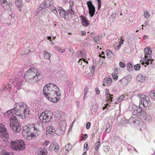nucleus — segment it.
Listing matches in <instances>:
<instances>
[{
  "label": "nucleus",
  "mask_w": 155,
  "mask_h": 155,
  "mask_svg": "<svg viewBox=\"0 0 155 155\" xmlns=\"http://www.w3.org/2000/svg\"><path fill=\"white\" fill-rule=\"evenodd\" d=\"M43 92L47 99L53 103H57L60 99V91L58 87L54 84L51 83L46 85L44 87Z\"/></svg>",
  "instance_id": "1"
},
{
  "label": "nucleus",
  "mask_w": 155,
  "mask_h": 155,
  "mask_svg": "<svg viewBox=\"0 0 155 155\" xmlns=\"http://www.w3.org/2000/svg\"><path fill=\"white\" fill-rule=\"evenodd\" d=\"M43 124L41 122L35 124L29 123L23 127L22 135L27 139L30 140L38 134V132L43 130Z\"/></svg>",
  "instance_id": "2"
},
{
  "label": "nucleus",
  "mask_w": 155,
  "mask_h": 155,
  "mask_svg": "<svg viewBox=\"0 0 155 155\" xmlns=\"http://www.w3.org/2000/svg\"><path fill=\"white\" fill-rule=\"evenodd\" d=\"M13 109L14 114L22 119L28 117L29 114V109L22 102L16 104Z\"/></svg>",
  "instance_id": "3"
},
{
  "label": "nucleus",
  "mask_w": 155,
  "mask_h": 155,
  "mask_svg": "<svg viewBox=\"0 0 155 155\" xmlns=\"http://www.w3.org/2000/svg\"><path fill=\"white\" fill-rule=\"evenodd\" d=\"M40 75L41 74L38 70L32 68L25 72V77L29 83L33 84L38 81Z\"/></svg>",
  "instance_id": "4"
},
{
  "label": "nucleus",
  "mask_w": 155,
  "mask_h": 155,
  "mask_svg": "<svg viewBox=\"0 0 155 155\" xmlns=\"http://www.w3.org/2000/svg\"><path fill=\"white\" fill-rule=\"evenodd\" d=\"M10 148L13 150L22 151L25 149V143L24 141L22 140L11 141L10 143Z\"/></svg>",
  "instance_id": "5"
},
{
  "label": "nucleus",
  "mask_w": 155,
  "mask_h": 155,
  "mask_svg": "<svg viewBox=\"0 0 155 155\" xmlns=\"http://www.w3.org/2000/svg\"><path fill=\"white\" fill-rule=\"evenodd\" d=\"M10 126L11 129L15 132L18 133L21 130V127L19 121L15 116H12L9 118Z\"/></svg>",
  "instance_id": "6"
},
{
  "label": "nucleus",
  "mask_w": 155,
  "mask_h": 155,
  "mask_svg": "<svg viewBox=\"0 0 155 155\" xmlns=\"http://www.w3.org/2000/svg\"><path fill=\"white\" fill-rule=\"evenodd\" d=\"M10 126L11 129L15 132L18 133L21 130V127L19 121L15 116H12L9 118Z\"/></svg>",
  "instance_id": "7"
},
{
  "label": "nucleus",
  "mask_w": 155,
  "mask_h": 155,
  "mask_svg": "<svg viewBox=\"0 0 155 155\" xmlns=\"http://www.w3.org/2000/svg\"><path fill=\"white\" fill-rule=\"evenodd\" d=\"M144 61H140V62L141 64L143 65L145 64L147 65L149 64V61H153V59H152L151 54H152V51L151 48L150 47H148L147 48L144 49Z\"/></svg>",
  "instance_id": "8"
},
{
  "label": "nucleus",
  "mask_w": 155,
  "mask_h": 155,
  "mask_svg": "<svg viewBox=\"0 0 155 155\" xmlns=\"http://www.w3.org/2000/svg\"><path fill=\"white\" fill-rule=\"evenodd\" d=\"M52 116V113L49 111H46L41 114L39 117L43 123H45L50 121Z\"/></svg>",
  "instance_id": "9"
},
{
  "label": "nucleus",
  "mask_w": 155,
  "mask_h": 155,
  "mask_svg": "<svg viewBox=\"0 0 155 155\" xmlns=\"http://www.w3.org/2000/svg\"><path fill=\"white\" fill-rule=\"evenodd\" d=\"M7 131L4 126L2 124H0V137L2 138H8V134L7 133Z\"/></svg>",
  "instance_id": "10"
},
{
  "label": "nucleus",
  "mask_w": 155,
  "mask_h": 155,
  "mask_svg": "<svg viewBox=\"0 0 155 155\" xmlns=\"http://www.w3.org/2000/svg\"><path fill=\"white\" fill-rule=\"evenodd\" d=\"M87 5L88 8L89 13L91 17L93 16L95 12V8L92 5L91 1L87 2Z\"/></svg>",
  "instance_id": "11"
},
{
  "label": "nucleus",
  "mask_w": 155,
  "mask_h": 155,
  "mask_svg": "<svg viewBox=\"0 0 155 155\" xmlns=\"http://www.w3.org/2000/svg\"><path fill=\"white\" fill-rule=\"evenodd\" d=\"M12 0H0V4L4 8L7 9L10 8Z\"/></svg>",
  "instance_id": "12"
},
{
  "label": "nucleus",
  "mask_w": 155,
  "mask_h": 155,
  "mask_svg": "<svg viewBox=\"0 0 155 155\" xmlns=\"http://www.w3.org/2000/svg\"><path fill=\"white\" fill-rule=\"evenodd\" d=\"M147 97L145 95L142 94L140 97L141 104L145 107L148 106L149 104V101L147 99Z\"/></svg>",
  "instance_id": "13"
},
{
  "label": "nucleus",
  "mask_w": 155,
  "mask_h": 155,
  "mask_svg": "<svg viewBox=\"0 0 155 155\" xmlns=\"http://www.w3.org/2000/svg\"><path fill=\"white\" fill-rule=\"evenodd\" d=\"M54 3V1L52 0H46L41 4V6L44 8H47L52 5Z\"/></svg>",
  "instance_id": "14"
},
{
  "label": "nucleus",
  "mask_w": 155,
  "mask_h": 155,
  "mask_svg": "<svg viewBox=\"0 0 155 155\" xmlns=\"http://www.w3.org/2000/svg\"><path fill=\"white\" fill-rule=\"evenodd\" d=\"M109 89H108L107 88L105 90L106 97L107 98H108L107 100V102H108H108L110 104L112 101V99L113 98V97H112V96H113V95L110 94L109 92Z\"/></svg>",
  "instance_id": "15"
},
{
  "label": "nucleus",
  "mask_w": 155,
  "mask_h": 155,
  "mask_svg": "<svg viewBox=\"0 0 155 155\" xmlns=\"http://www.w3.org/2000/svg\"><path fill=\"white\" fill-rule=\"evenodd\" d=\"M132 119H135V120L133 121V123L135 124L138 125L140 124V122L141 120V119L139 117H138L136 114H133L129 120H131Z\"/></svg>",
  "instance_id": "16"
},
{
  "label": "nucleus",
  "mask_w": 155,
  "mask_h": 155,
  "mask_svg": "<svg viewBox=\"0 0 155 155\" xmlns=\"http://www.w3.org/2000/svg\"><path fill=\"white\" fill-rule=\"evenodd\" d=\"M112 82V80L111 78L107 77L104 80L103 85L109 86L111 84Z\"/></svg>",
  "instance_id": "17"
},
{
  "label": "nucleus",
  "mask_w": 155,
  "mask_h": 155,
  "mask_svg": "<svg viewBox=\"0 0 155 155\" xmlns=\"http://www.w3.org/2000/svg\"><path fill=\"white\" fill-rule=\"evenodd\" d=\"M119 82L123 86L127 85L128 83L130 82L128 77L127 76H126L119 81Z\"/></svg>",
  "instance_id": "18"
},
{
  "label": "nucleus",
  "mask_w": 155,
  "mask_h": 155,
  "mask_svg": "<svg viewBox=\"0 0 155 155\" xmlns=\"http://www.w3.org/2000/svg\"><path fill=\"white\" fill-rule=\"evenodd\" d=\"M80 17L81 18V23L82 25L85 27L88 26L89 25V23L88 22V21L86 19V17L82 15L80 16Z\"/></svg>",
  "instance_id": "19"
},
{
  "label": "nucleus",
  "mask_w": 155,
  "mask_h": 155,
  "mask_svg": "<svg viewBox=\"0 0 155 155\" xmlns=\"http://www.w3.org/2000/svg\"><path fill=\"white\" fill-rule=\"evenodd\" d=\"M78 63L82 65V68H87V64H88L87 61H86V60L84 58L80 59L78 62Z\"/></svg>",
  "instance_id": "20"
},
{
  "label": "nucleus",
  "mask_w": 155,
  "mask_h": 155,
  "mask_svg": "<svg viewBox=\"0 0 155 155\" xmlns=\"http://www.w3.org/2000/svg\"><path fill=\"white\" fill-rule=\"evenodd\" d=\"M58 10L60 16L61 17H64L65 19L66 16L68 15V14L65 11L63 8L60 7H59Z\"/></svg>",
  "instance_id": "21"
},
{
  "label": "nucleus",
  "mask_w": 155,
  "mask_h": 155,
  "mask_svg": "<svg viewBox=\"0 0 155 155\" xmlns=\"http://www.w3.org/2000/svg\"><path fill=\"white\" fill-rule=\"evenodd\" d=\"M15 3L18 10L21 12L22 10L21 7L23 5L22 0H15Z\"/></svg>",
  "instance_id": "22"
},
{
  "label": "nucleus",
  "mask_w": 155,
  "mask_h": 155,
  "mask_svg": "<svg viewBox=\"0 0 155 155\" xmlns=\"http://www.w3.org/2000/svg\"><path fill=\"white\" fill-rule=\"evenodd\" d=\"M55 130L52 126H48L46 128V133L47 134H53L54 133Z\"/></svg>",
  "instance_id": "23"
},
{
  "label": "nucleus",
  "mask_w": 155,
  "mask_h": 155,
  "mask_svg": "<svg viewBox=\"0 0 155 155\" xmlns=\"http://www.w3.org/2000/svg\"><path fill=\"white\" fill-rule=\"evenodd\" d=\"M4 115L5 117H11L12 116H14V109L13 108L12 109L8 110L7 111L5 112Z\"/></svg>",
  "instance_id": "24"
},
{
  "label": "nucleus",
  "mask_w": 155,
  "mask_h": 155,
  "mask_svg": "<svg viewBox=\"0 0 155 155\" xmlns=\"http://www.w3.org/2000/svg\"><path fill=\"white\" fill-rule=\"evenodd\" d=\"M146 78L145 77L141 74H139L136 77L137 81L140 82H144Z\"/></svg>",
  "instance_id": "25"
},
{
  "label": "nucleus",
  "mask_w": 155,
  "mask_h": 155,
  "mask_svg": "<svg viewBox=\"0 0 155 155\" xmlns=\"http://www.w3.org/2000/svg\"><path fill=\"white\" fill-rule=\"evenodd\" d=\"M39 151L38 153V155H47V151L45 148H40L39 149Z\"/></svg>",
  "instance_id": "26"
},
{
  "label": "nucleus",
  "mask_w": 155,
  "mask_h": 155,
  "mask_svg": "<svg viewBox=\"0 0 155 155\" xmlns=\"http://www.w3.org/2000/svg\"><path fill=\"white\" fill-rule=\"evenodd\" d=\"M65 130H64V128L62 129L61 127H58L55 130L56 134L58 135H61L63 134Z\"/></svg>",
  "instance_id": "27"
},
{
  "label": "nucleus",
  "mask_w": 155,
  "mask_h": 155,
  "mask_svg": "<svg viewBox=\"0 0 155 155\" xmlns=\"http://www.w3.org/2000/svg\"><path fill=\"white\" fill-rule=\"evenodd\" d=\"M66 126V121L65 120H61L60 121L59 127H61L62 129L64 128V130H65Z\"/></svg>",
  "instance_id": "28"
},
{
  "label": "nucleus",
  "mask_w": 155,
  "mask_h": 155,
  "mask_svg": "<svg viewBox=\"0 0 155 155\" xmlns=\"http://www.w3.org/2000/svg\"><path fill=\"white\" fill-rule=\"evenodd\" d=\"M89 69L90 70L91 72L88 74V76H92L93 75L95 71V68L94 66H92L89 67Z\"/></svg>",
  "instance_id": "29"
},
{
  "label": "nucleus",
  "mask_w": 155,
  "mask_h": 155,
  "mask_svg": "<svg viewBox=\"0 0 155 155\" xmlns=\"http://www.w3.org/2000/svg\"><path fill=\"white\" fill-rule=\"evenodd\" d=\"M44 56L45 59H49L50 60V58L51 56L50 54L47 51H45L44 53Z\"/></svg>",
  "instance_id": "30"
},
{
  "label": "nucleus",
  "mask_w": 155,
  "mask_h": 155,
  "mask_svg": "<svg viewBox=\"0 0 155 155\" xmlns=\"http://www.w3.org/2000/svg\"><path fill=\"white\" fill-rule=\"evenodd\" d=\"M18 81H19L17 82L16 83V86H15L16 87V88L19 89L21 88V86L22 84V82L21 81V80H20V79H18Z\"/></svg>",
  "instance_id": "31"
},
{
  "label": "nucleus",
  "mask_w": 155,
  "mask_h": 155,
  "mask_svg": "<svg viewBox=\"0 0 155 155\" xmlns=\"http://www.w3.org/2000/svg\"><path fill=\"white\" fill-rule=\"evenodd\" d=\"M149 96L150 98L155 101V89L152 90L150 91Z\"/></svg>",
  "instance_id": "32"
},
{
  "label": "nucleus",
  "mask_w": 155,
  "mask_h": 155,
  "mask_svg": "<svg viewBox=\"0 0 155 155\" xmlns=\"http://www.w3.org/2000/svg\"><path fill=\"white\" fill-rule=\"evenodd\" d=\"M100 145L101 142L99 140L97 142L95 143L94 148L96 150V151H97L98 150Z\"/></svg>",
  "instance_id": "33"
},
{
  "label": "nucleus",
  "mask_w": 155,
  "mask_h": 155,
  "mask_svg": "<svg viewBox=\"0 0 155 155\" xmlns=\"http://www.w3.org/2000/svg\"><path fill=\"white\" fill-rule=\"evenodd\" d=\"M146 112L144 110H142L138 115H139L141 118H144L146 115Z\"/></svg>",
  "instance_id": "34"
},
{
  "label": "nucleus",
  "mask_w": 155,
  "mask_h": 155,
  "mask_svg": "<svg viewBox=\"0 0 155 155\" xmlns=\"http://www.w3.org/2000/svg\"><path fill=\"white\" fill-rule=\"evenodd\" d=\"M107 56L109 58L112 57L113 55V53L110 50H107L106 51Z\"/></svg>",
  "instance_id": "35"
},
{
  "label": "nucleus",
  "mask_w": 155,
  "mask_h": 155,
  "mask_svg": "<svg viewBox=\"0 0 155 155\" xmlns=\"http://www.w3.org/2000/svg\"><path fill=\"white\" fill-rule=\"evenodd\" d=\"M112 75L114 81H116L117 80L118 78V76L117 74L115 72H114L112 73Z\"/></svg>",
  "instance_id": "36"
},
{
  "label": "nucleus",
  "mask_w": 155,
  "mask_h": 155,
  "mask_svg": "<svg viewBox=\"0 0 155 155\" xmlns=\"http://www.w3.org/2000/svg\"><path fill=\"white\" fill-rule=\"evenodd\" d=\"M143 15L145 18L148 19L150 17V15L149 12L148 11H144Z\"/></svg>",
  "instance_id": "37"
},
{
  "label": "nucleus",
  "mask_w": 155,
  "mask_h": 155,
  "mask_svg": "<svg viewBox=\"0 0 155 155\" xmlns=\"http://www.w3.org/2000/svg\"><path fill=\"white\" fill-rule=\"evenodd\" d=\"M127 69L129 71H131L133 70V65L131 63H128L127 65Z\"/></svg>",
  "instance_id": "38"
},
{
  "label": "nucleus",
  "mask_w": 155,
  "mask_h": 155,
  "mask_svg": "<svg viewBox=\"0 0 155 155\" xmlns=\"http://www.w3.org/2000/svg\"><path fill=\"white\" fill-rule=\"evenodd\" d=\"M51 11L55 15H57L58 14L57 10L56 7H55L52 6L51 7Z\"/></svg>",
  "instance_id": "39"
},
{
  "label": "nucleus",
  "mask_w": 155,
  "mask_h": 155,
  "mask_svg": "<svg viewBox=\"0 0 155 155\" xmlns=\"http://www.w3.org/2000/svg\"><path fill=\"white\" fill-rule=\"evenodd\" d=\"M89 149L88 144L87 142L85 143L84 145V150L86 151H87Z\"/></svg>",
  "instance_id": "40"
},
{
  "label": "nucleus",
  "mask_w": 155,
  "mask_h": 155,
  "mask_svg": "<svg viewBox=\"0 0 155 155\" xmlns=\"http://www.w3.org/2000/svg\"><path fill=\"white\" fill-rule=\"evenodd\" d=\"M134 69L135 71L139 70L140 68V64H137L134 66Z\"/></svg>",
  "instance_id": "41"
},
{
  "label": "nucleus",
  "mask_w": 155,
  "mask_h": 155,
  "mask_svg": "<svg viewBox=\"0 0 155 155\" xmlns=\"http://www.w3.org/2000/svg\"><path fill=\"white\" fill-rule=\"evenodd\" d=\"M142 110L141 108L140 107H137V109L135 110L134 111L138 114V115H139L140 113H141V112Z\"/></svg>",
  "instance_id": "42"
},
{
  "label": "nucleus",
  "mask_w": 155,
  "mask_h": 155,
  "mask_svg": "<svg viewBox=\"0 0 155 155\" xmlns=\"http://www.w3.org/2000/svg\"><path fill=\"white\" fill-rule=\"evenodd\" d=\"M55 143H51L49 147V150L50 151H52L54 150V148Z\"/></svg>",
  "instance_id": "43"
},
{
  "label": "nucleus",
  "mask_w": 155,
  "mask_h": 155,
  "mask_svg": "<svg viewBox=\"0 0 155 155\" xmlns=\"http://www.w3.org/2000/svg\"><path fill=\"white\" fill-rule=\"evenodd\" d=\"M69 9L70 11V12H69L70 14L75 15V12L73 10V7H69Z\"/></svg>",
  "instance_id": "44"
},
{
  "label": "nucleus",
  "mask_w": 155,
  "mask_h": 155,
  "mask_svg": "<svg viewBox=\"0 0 155 155\" xmlns=\"http://www.w3.org/2000/svg\"><path fill=\"white\" fill-rule=\"evenodd\" d=\"M59 149V147L57 144H55L54 148V150L55 152H57L58 151Z\"/></svg>",
  "instance_id": "45"
},
{
  "label": "nucleus",
  "mask_w": 155,
  "mask_h": 155,
  "mask_svg": "<svg viewBox=\"0 0 155 155\" xmlns=\"http://www.w3.org/2000/svg\"><path fill=\"white\" fill-rule=\"evenodd\" d=\"M58 51L60 53H63L65 51V50L64 49H62L60 47H58L57 48Z\"/></svg>",
  "instance_id": "46"
},
{
  "label": "nucleus",
  "mask_w": 155,
  "mask_h": 155,
  "mask_svg": "<svg viewBox=\"0 0 155 155\" xmlns=\"http://www.w3.org/2000/svg\"><path fill=\"white\" fill-rule=\"evenodd\" d=\"M12 87L11 85L10 84H8L5 87V88L8 90V91H11V88Z\"/></svg>",
  "instance_id": "47"
},
{
  "label": "nucleus",
  "mask_w": 155,
  "mask_h": 155,
  "mask_svg": "<svg viewBox=\"0 0 155 155\" xmlns=\"http://www.w3.org/2000/svg\"><path fill=\"white\" fill-rule=\"evenodd\" d=\"M50 143V142L48 141L45 140L43 142H41V144L44 146H47Z\"/></svg>",
  "instance_id": "48"
},
{
  "label": "nucleus",
  "mask_w": 155,
  "mask_h": 155,
  "mask_svg": "<svg viewBox=\"0 0 155 155\" xmlns=\"http://www.w3.org/2000/svg\"><path fill=\"white\" fill-rule=\"evenodd\" d=\"M43 8H44L41 6V4L38 7V8L36 10V12L37 13H38Z\"/></svg>",
  "instance_id": "49"
},
{
  "label": "nucleus",
  "mask_w": 155,
  "mask_h": 155,
  "mask_svg": "<svg viewBox=\"0 0 155 155\" xmlns=\"http://www.w3.org/2000/svg\"><path fill=\"white\" fill-rule=\"evenodd\" d=\"M71 144H67L65 146V150L67 151L69 150L71 148Z\"/></svg>",
  "instance_id": "50"
},
{
  "label": "nucleus",
  "mask_w": 155,
  "mask_h": 155,
  "mask_svg": "<svg viewBox=\"0 0 155 155\" xmlns=\"http://www.w3.org/2000/svg\"><path fill=\"white\" fill-rule=\"evenodd\" d=\"M120 67L121 68H124L126 66V64L122 62H120L119 63Z\"/></svg>",
  "instance_id": "51"
},
{
  "label": "nucleus",
  "mask_w": 155,
  "mask_h": 155,
  "mask_svg": "<svg viewBox=\"0 0 155 155\" xmlns=\"http://www.w3.org/2000/svg\"><path fill=\"white\" fill-rule=\"evenodd\" d=\"M97 1L98 2V10H99L101 8V0H97Z\"/></svg>",
  "instance_id": "52"
},
{
  "label": "nucleus",
  "mask_w": 155,
  "mask_h": 155,
  "mask_svg": "<svg viewBox=\"0 0 155 155\" xmlns=\"http://www.w3.org/2000/svg\"><path fill=\"white\" fill-rule=\"evenodd\" d=\"M69 3V7H73L74 6V4L73 0H70Z\"/></svg>",
  "instance_id": "53"
},
{
  "label": "nucleus",
  "mask_w": 155,
  "mask_h": 155,
  "mask_svg": "<svg viewBox=\"0 0 155 155\" xmlns=\"http://www.w3.org/2000/svg\"><path fill=\"white\" fill-rule=\"evenodd\" d=\"M91 123L90 122H88L86 125V128L88 129L90 127Z\"/></svg>",
  "instance_id": "54"
},
{
  "label": "nucleus",
  "mask_w": 155,
  "mask_h": 155,
  "mask_svg": "<svg viewBox=\"0 0 155 155\" xmlns=\"http://www.w3.org/2000/svg\"><path fill=\"white\" fill-rule=\"evenodd\" d=\"M111 130V128L110 126H109L108 127L106 128V131L107 133H109Z\"/></svg>",
  "instance_id": "55"
},
{
  "label": "nucleus",
  "mask_w": 155,
  "mask_h": 155,
  "mask_svg": "<svg viewBox=\"0 0 155 155\" xmlns=\"http://www.w3.org/2000/svg\"><path fill=\"white\" fill-rule=\"evenodd\" d=\"M99 56L100 57H101L103 58H105V57L104 56V52H102L101 54H100L99 55Z\"/></svg>",
  "instance_id": "56"
},
{
  "label": "nucleus",
  "mask_w": 155,
  "mask_h": 155,
  "mask_svg": "<svg viewBox=\"0 0 155 155\" xmlns=\"http://www.w3.org/2000/svg\"><path fill=\"white\" fill-rule=\"evenodd\" d=\"M88 88L87 87H86L84 89V94L85 95H87V91H88Z\"/></svg>",
  "instance_id": "57"
},
{
  "label": "nucleus",
  "mask_w": 155,
  "mask_h": 155,
  "mask_svg": "<svg viewBox=\"0 0 155 155\" xmlns=\"http://www.w3.org/2000/svg\"><path fill=\"white\" fill-rule=\"evenodd\" d=\"M124 42V39H122V38H121V39H120V41L119 42V44L122 45L123 44Z\"/></svg>",
  "instance_id": "58"
},
{
  "label": "nucleus",
  "mask_w": 155,
  "mask_h": 155,
  "mask_svg": "<svg viewBox=\"0 0 155 155\" xmlns=\"http://www.w3.org/2000/svg\"><path fill=\"white\" fill-rule=\"evenodd\" d=\"M95 91L96 92V94H99L100 93V91L98 89L96 88L95 89Z\"/></svg>",
  "instance_id": "59"
},
{
  "label": "nucleus",
  "mask_w": 155,
  "mask_h": 155,
  "mask_svg": "<svg viewBox=\"0 0 155 155\" xmlns=\"http://www.w3.org/2000/svg\"><path fill=\"white\" fill-rule=\"evenodd\" d=\"M107 105H108V103L105 105V106L103 107V110H104L106 108H107Z\"/></svg>",
  "instance_id": "60"
},
{
  "label": "nucleus",
  "mask_w": 155,
  "mask_h": 155,
  "mask_svg": "<svg viewBox=\"0 0 155 155\" xmlns=\"http://www.w3.org/2000/svg\"><path fill=\"white\" fill-rule=\"evenodd\" d=\"M81 34L82 35H86V32L84 31H82L81 32Z\"/></svg>",
  "instance_id": "61"
},
{
  "label": "nucleus",
  "mask_w": 155,
  "mask_h": 155,
  "mask_svg": "<svg viewBox=\"0 0 155 155\" xmlns=\"http://www.w3.org/2000/svg\"><path fill=\"white\" fill-rule=\"evenodd\" d=\"M87 134H85L84 135L83 137L85 139H86L87 138Z\"/></svg>",
  "instance_id": "62"
},
{
  "label": "nucleus",
  "mask_w": 155,
  "mask_h": 155,
  "mask_svg": "<svg viewBox=\"0 0 155 155\" xmlns=\"http://www.w3.org/2000/svg\"><path fill=\"white\" fill-rule=\"evenodd\" d=\"M121 46V45L119 44V45L117 47V50H119V49H120V48Z\"/></svg>",
  "instance_id": "63"
},
{
  "label": "nucleus",
  "mask_w": 155,
  "mask_h": 155,
  "mask_svg": "<svg viewBox=\"0 0 155 155\" xmlns=\"http://www.w3.org/2000/svg\"><path fill=\"white\" fill-rule=\"evenodd\" d=\"M124 97V96H120L119 98V100L123 99Z\"/></svg>",
  "instance_id": "64"
}]
</instances>
